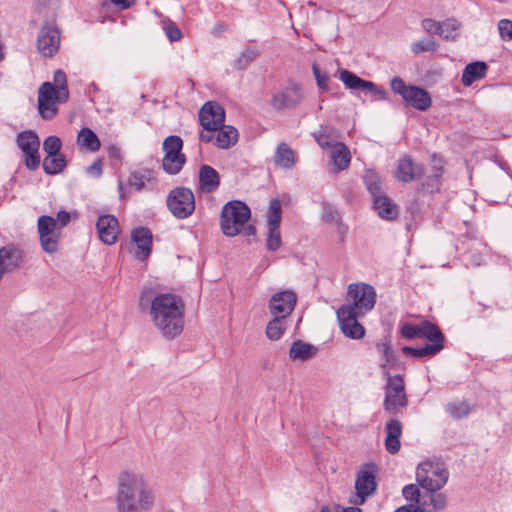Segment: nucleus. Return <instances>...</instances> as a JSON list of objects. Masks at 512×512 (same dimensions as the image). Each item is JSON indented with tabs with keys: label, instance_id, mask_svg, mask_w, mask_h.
I'll return each mask as SVG.
<instances>
[{
	"label": "nucleus",
	"instance_id": "obj_1",
	"mask_svg": "<svg viewBox=\"0 0 512 512\" xmlns=\"http://www.w3.org/2000/svg\"><path fill=\"white\" fill-rule=\"evenodd\" d=\"M153 291H144L140 304L150 303V316L154 325L165 338L173 339L180 335L184 327L185 305L183 300L172 293H161L152 298Z\"/></svg>",
	"mask_w": 512,
	"mask_h": 512
},
{
	"label": "nucleus",
	"instance_id": "obj_2",
	"mask_svg": "<svg viewBox=\"0 0 512 512\" xmlns=\"http://www.w3.org/2000/svg\"><path fill=\"white\" fill-rule=\"evenodd\" d=\"M154 503V491L142 473L124 470L119 474L116 495L118 512H146Z\"/></svg>",
	"mask_w": 512,
	"mask_h": 512
},
{
	"label": "nucleus",
	"instance_id": "obj_3",
	"mask_svg": "<svg viewBox=\"0 0 512 512\" xmlns=\"http://www.w3.org/2000/svg\"><path fill=\"white\" fill-rule=\"evenodd\" d=\"M251 217V210L244 202L232 200L227 202L221 209L220 227L222 233L227 237H234L241 232L246 236H254L256 228L249 224L245 226Z\"/></svg>",
	"mask_w": 512,
	"mask_h": 512
},
{
	"label": "nucleus",
	"instance_id": "obj_4",
	"mask_svg": "<svg viewBox=\"0 0 512 512\" xmlns=\"http://www.w3.org/2000/svg\"><path fill=\"white\" fill-rule=\"evenodd\" d=\"M386 384L384 387L385 398L383 408L386 412L397 415L408 405L404 378L400 374L391 375L385 372Z\"/></svg>",
	"mask_w": 512,
	"mask_h": 512
},
{
	"label": "nucleus",
	"instance_id": "obj_5",
	"mask_svg": "<svg viewBox=\"0 0 512 512\" xmlns=\"http://www.w3.org/2000/svg\"><path fill=\"white\" fill-rule=\"evenodd\" d=\"M449 473L444 463L425 461L419 464L416 471L418 484L429 492H437L448 481Z\"/></svg>",
	"mask_w": 512,
	"mask_h": 512
},
{
	"label": "nucleus",
	"instance_id": "obj_6",
	"mask_svg": "<svg viewBox=\"0 0 512 512\" xmlns=\"http://www.w3.org/2000/svg\"><path fill=\"white\" fill-rule=\"evenodd\" d=\"M199 122L203 127L200 140L204 143L212 142L214 132L225 122V110L216 101L206 102L199 111Z\"/></svg>",
	"mask_w": 512,
	"mask_h": 512
},
{
	"label": "nucleus",
	"instance_id": "obj_7",
	"mask_svg": "<svg viewBox=\"0 0 512 512\" xmlns=\"http://www.w3.org/2000/svg\"><path fill=\"white\" fill-rule=\"evenodd\" d=\"M347 294L352 300L350 304H344L340 309H349L351 312L365 315L372 310L376 303L375 289L366 283H353L348 286Z\"/></svg>",
	"mask_w": 512,
	"mask_h": 512
},
{
	"label": "nucleus",
	"instance_id": "obj_8",
	"mask_svg": "<svg viewBox=\"0 0 512 512\" xmlns=\"http://www.w3.org/2000/svg\"><path fill=\"white\" fill-rule=\"evenodd\" d=\"M164 157L162 168L169 175L178 174L186 163V156L182 153L183 141L179 136L171 135L164 139L162 145Z\"/></svg>",
	"mask_w": 512,
	"mask_h": 512
},
{
	"label": "nucleus",
	"instance_id": "obj_9",
	"mask_svg": "<svg viewBox=\"0 0 512 512\" xmlns=\"http://www.w3.org/2000/svg\"><path fill=\"white\" fill-rule=\"evenodd\" d=\"M391 89L417 110L426 111L432 104L430 94L426 90L417 86L406 85L400 77H394L391 80Z\"/></svg>",
	"mask_w": 512,
	"mask_h": 512
},
{
	"label": "nucleus",
	"instance_id": "obj_10",
	"mask_svg": "<svg viewBox=\"0 0 512 512\" xmlns=\"http://www.w3.org/2000/svg\"><path fill=\"white\" fill-rule=\"evenodd\" d=\"M378 468L375 463H366L357 472L355 489L356 496L351 499L354 505H362L377 489L376 476Z\"/></svg>",
	"mask_w": 512,
	"mask_h": 512
},
{
	"label": "nucleus",
	"instance_id": "obj_11",
	"mask_svg": "<svg viewBox=\"0 0 512 512\" xmlns=\"http://www.w3.org/2000/svg\"><path fill=\"white\" fill-rule=\"evenodd\" d=\"M167 206L176 218L185 219L195 210L194 194L189 188L176 187L168 194Z\"/></svg>",
	"mask_w": 512,
	"mask_h": 512
},
{
	"label": "nucleus",
	"instance_id": "obj_12",
	"mask_svg": "<svg viewBox=\"0 0 512 512\" xmlns=\"http://www.w3.org/2000/svg\"><path fill=\"white\" fill-rule=\"evenodd\" d=\"M37 229L43 251L49 254L56 253L61 235L57 220L51 216L42 215L38 218Z\"/></svg>",
	"mask_w": 512,
	"mask_h": 512
},
{
	"label": "nucleus",
	"instance_id": "obj_13",
	"mask_svg": "<svg viewBox=\"0 0 512 512\" xmlns=\"http://www.w3.org/2000/svg\"><path fill=\"white\" fill-rule=\"evenodd\" d=\"M67 101L58 98V92L52 87L51 82H44L38 90V112L44 120L54 119L58 114L57 104Z\"/></svg>",
	"mask_w": 512,
	"mask_h": 512
},
{
	"label": "nucleus",
	"instance_id": "obj_14",
	"mask_svg": "<svg viewBox=\"0 0 512 512\" xmlns=\"http://www.w3.org/2000/svg\"><path fill=\"white\" fill-rule=\"evenodd\" d=\"M17 145L25 154V165L30 170H36L40 165V155L38 153L40 140L33 131H23L17 135Z\"/></svg>",
	"mask_w": 512,
	"mask_h": 512
},
{
	"label": "nucleus",
	"instance_id": "obj_15",
	"mask_svg": "<svg viewBox=\"0 0 512 512\" xmlns=\"http://www.w3.org/2000/svg\"><path fill=\"white\" fill-rule=\"evenodd\" d=\"M61 32L50 24L44 25L37 36V50L44 57H53L60 48Z\"/></svg>",
	"mask_w": 512,
	"mask_h": 512
},
{
	"label": "nucleus",
	"instance_id": "obj_16",
	"mask_svg": "<svg viewBox=\"0 0 512 512\" xmlns=\"http://www.w3.org/2000/svg\"><path fill=\"white\" fill-rule=\"evenodd\" d=\"M303 98L304 93L302 85L291 81L286 88L273 96L271 105L278 111L291 109L299 105Z\"/></svg>",
	"mask_w": 512,
	"mask_h": 512
},
{
	"label": "nucleus",
	"instance_id": "obj_17",
	"mask_svg": "<svg viewBox=\"0 0 512 512\" xmlns=\"http://www.w3.org/2000/svg\"><path fill=\"white\" fill-rule=\"evenodd\" d=\"M297 303V296L291 290L279 291L272 295L268 302V309L272 317H288Z\"/></svg>",
	"mask_w": 512,
	"mask_h": 512
},
{
	"label": "nucleus",
	"instance_id": "obj_18",
	"mask_svg": "<svg viewBox=\"0 0 512 512\" xmlns=\"http://www.w3.org/2000/svg\"><path fill=\"white\" fill-rule=\"evenodd\" d=\"M339 78L348 89L368 91L374 96L375 100H385L387 98V93L382 87L358 77L349 70H341Z\"/></svg>",
	"mask_w": 512,
	"mask_h": 512
},
{
	"label": "nucleus",
	"instance_id": "obj_19",
	"mask_svg": "<svg viewBox=\"0 0 512 512\" xmlns=\"http://www.w3.org/2000/svg\"><path fill=\"white\" fill-rule=\"evenodd\" d=\"M362 314L351 312L349 309H338L337 317L340 328L346 337L351 339H362L365 336V328L358 322Z\"/></svg>",
	"mask_w": 512,
	"mask_h": 512
},
{
	"label": "nucleus",
	"instance_id": "obj_20",
	"mask_svg": "<svg viewBox=\"0 0 512 512\" xmlns=\"http://www.w3.org/2000/svg\"><path fill=\"white\" fill-rule=\"evenodd\" d=\"M96 228L99 238L104 244L112 245L117 241L119 234V223L115 216H100L97 220Z\"/></svg>",
	"mask_w": 512,
	"mask_h": 512
},
{
	"label": "nucleus",
	"instance_id": "obj_21",
	"mask_svg": "<svg viewBox=\"0 0 512 512\" xmlns=\"http://www.w3.org/2000/svg\"><path fill=\"white\" fill-rule=\"evenodd\" d=\"M424 173L422 165L415 163L411 157L404 156L398 160L395 176L401 182H412Z\"/></svg>",
	"mask_w": 512,
	"mask_h": 512
},
{
	"label": "nucleus",
	"instance_id": "obj_22",
	"mask_svg": "<svg viewBox=\"0 0 512 512\" xmlns=\"http://www.w3.org/2000/svg\"><path fill=\"white\" fill-rule=\"evenodd\" d=\"M131 237L139 249L136 258L141 261L147 259L152 249L153 236L151 231L148 228L139 227L132 231Z\"/></svg>",
	"mask_w": 512,
	"mask_h": 512
},
{
	"label": "nucleus",
	"instance_id": "obj_23",
	"mask_svg": "<svg viewBox=\"0 0 512 512\" xmlns=\"http://www.w3.org/2000/svg\"><path fill=\"white\" fill-rule=\"evenodd\" d=\"M199 188L202 192H215L220 186V175L213 167L204 164L199 169Z\"/></svg>",
	"mask_w": 512,
	"mask_h": 512
},
{
	"label": "nucleus",
	"instance_id": "obj_24",
	"mask_svg": "<svg viewBox=\"0 0 512 512\" xmlns=\"http://www.w3.org/2000/svg\"><path fill=\"white\" fill-rule=\"evenodd\" d=\"M386 439L385 448L390 454L399 452L401 444L400 437L402 435V424L397 419L390 420L385 427Z\"/></svg>",
	"mask_w": 512,
	"mask_h": 512
},
{
	"label": "nucleus",
	"instance_id": "obj_25",
	"mask_svg": "<svg viewBox=\"0 0 512 512\" xmlns=\"http://www.w3.org/2000/svg\"><path fill=\"white\" fill-rule=\"evenodd\" d=\"M214 145L220 149H228L235 145L238 140V131L236 128L230 125L222 124L214 132Z\"/></svg>",
	"mask_w": 512,
	"mask_h": 512
},
{
	"label": "nucleus",
	"instance_id": "obj_26",
	"mask_svg": "<svg viewBox=\"0 0 512 512\" xmlns=\"http://www.w3.org/2000/svg\"><path fill=\"white\" fill-rule=\"evenodd\" d=\"M330 158L335 172L346 170L351 162L350 150L345 144L335 142L332 146Z\"/></svg>",
	"mask_w": 512,
	"mask_h": 512
},
{
	"label": "nucleus",
	"instance_id": "obj_27",
	"mask_svg": "<svg viewBox=\"0 0 512 512\" xmlns=\"http://www.w3.org/2000/svg\"><path fill=\"white\" fill-rule=\"evenodd\" d=\"M374 208L379 216L385 220H394L399 214V207L385 194L373 199Z\"/></svg>",
	"mask_w": 512,
	"mask_h": 512
},
{
	"label": "nucleus",
	"instance_id": "obj_28",
	"mask_svg": "<svg viewBox=\"0 0 512 512\" xmlns=\"http://www.w3.org/2000/svg\"><path fill=\"white\" fill-rule=\"evenodd\" d=\"M420 509L423 512H439L445 509L447 498L443 493L426 491L423 493V500H420Z\"/></svg>",
	"mask_w": 512,
	"mask_h": 512
},
{
	"label": "nucleus",
	"instance_id": "obj_29",
	"mask_svg": "<svg viewBox=\"0 0 512 512\" xmlns=\"http://www.w3.org/2000/svg\"><path fill=\"white\" fill-rule=\"evenodd\" d=\"M488 66L485 62L476 61L468 64L461 77V82L464 86L472 85L476 80H480L485 77Z\"/></svg>",
	"mask_w": 512,
	"mask_h": 512
},
{
	"label": "nucleus",
	"instance_id": "obj_30",
	"mask_svg": "<svg viewBox=\"0 0 512 512\" xmlns=\"http://www.w3.org/2000/svg\"><path fill=\"white\" fill-rule=\"evenodd\" d=\"M317 352V348L302 340H296L289 349V357L292 360L306 361L311 359Z\"/></svg>",
	"mask_w": 512,
	"mask_h": 512
},
{
	"label": "nucleus",
	"instance_id": "obj_31",
	"mask_svg": "<svg viewBox=\"0 0 512 512\" xmlns=\"http://www.w3.org/2000/svg\"><path fill=\"white\" fill-rule=\"evenodd\" d=\"M432 163V173L428 176L426 182L422 184L423 189L431 193L439 190L440 179L443 174L442 160L438 159L435 154L432 156Z\"/></svg>",
	"mask_w": 512,
	"mask_h": 512
},
{
	"label": "nucleus",
	"instance_id": "obj_32",
	"mask_svg": "<svg viewBox=\"0 0 512 512\" xmlns=\"http://www.w3.org/2000/svg\"><path fill=\"white\" fill-rule=\"evenodd\" d=\"M274 163L284 169L292 168L295 164L294 151L286 143H280L274 155Z\"/></svg>",
	"mask_w": 512,
	"mask_h": 512
},
{
	"label": "nucleus",
	"instance_id": "obj_33",
	"mask_svg": "<svg viewBox=\"0 0 512 512\" xmlns=\"http://www.w3.org/2000/svg\"><path fill=\"white\" fill-rule=\"evenodd\" d=\"M21 262L22 254L18 248L7 246L0 249V263L7 271L16 268Z\"/></svg>",
	"mask_w": 512,
	"mask_h": 512
},
{
	"label": "nucleus",
	"instance_id": "obj_34",
	"mask_svg": "<svg viewBox=\"0 0 512 512\" xmlns=\"http://www.w3.org/2000/svg\"><path fill=\"white\" fill-rule=\"evenodd\" d=\"M77 143L82 148L96 152L100 149L101 143L98 136L90 128H82L77 135Z\"/></svg>",
	"mask_w": 512,
	"mask_h": 512
},
{
	"label": "nucleus",
	"instance_id": "obj_35",
	"mask_svg": "<svg viewBox=\"0 0 512 512\" xmlns=\"http://www.w3.org/2000/svg\"><path fill=\"white\" fill-rule=\"evenodd\" d=\"M443 349V345L440 344H426L420 348H413L409 346H404L402 348V353L407 356H412L414 358H423V357H431L439 353Z\"/></svg>",
	"mask_w": 512,
	"mask_h": 512
},
{
	"label": "nucleus",
	"instance_id": "obj_36",
	"mask_svg": "<svg viewBox=\"0 0 512 512\" xmlns=\"http://www.w3.org/2000/svg\"><path fill=\"white\" fill-rule=\"evenodd\" d=\"M66 159L63 154L46 155L42 167L46 174L55 175L66 167Z\"/></svg>",
	"mask_w": 512,
	"mask_h": 512
},
{
	"label": "nucleus",
	"instance_id": "obj_37",
	"mask_svg": "<svg viewBox=\"0 0 512 512\" xmlns=\"http://www.w3.org/2000/svg\"><path fill=\"white\" fill-rule=\"evenodd\" d=\"M287 329V319L283 317H272L266 326V336L272 341L279 340Z\"/></svg>",
	"mask_w": 512,
	"mask_h": 512
},
{
	"label": "nucleus",
	"instance_id": "obj_38",
	"mask_svg": "<svg viewBox=\"0 0 512 512\" xmlns=\"http://www.w3.org/2000/svg\"><path fill=\"white\" fill-rule=\"evenodd\" d=\"M421 338L427 339L431 344H440L444 346V335L440 328L429 321L422 322Z\"/></svg>",
	"mask_w": 512,
	"mask_h": 512
},
{
	"label": "nucleus",
	"instance_id": "obj_39",
	"mask_svg": "<svg viewBox=\"0 0 512 512\" xmlns=\"http://www.w3.org/2000/svg\"><path fill=\"white\" fill-rule=\"evenodd\" d=\"M363 178L367 189L373 196V199L384 194L381 178L375 170H366Z\"/></svg>",
	"mask_w": 512,
	"mask_h": 512
},
{
	"label": "nucleus",
	"instance_id": "obj_40",
	"mask_svg": "<svg viewBox=\"0 0 512 512\" xmlns=\"http://www.w3.org/2000/svg\"><path fill=\"white\" fill-rule=\"evenodd\" d=\"M52 87L57 90L60 100L69 99V89L67 85V77L64 71L58 69L54 72Z\"/></svg>",
	"mask_w": 512,
	"mask_h": 512
},
{
	"label": "nucleus",
	"instance_id": "obj_41",
	"mask_svg": "<svg viewBox=\"0 0 512 512\" xmlns=\"http://www.w3.org/2000/svg\"><path fill=\"white\" fill-rule=\"evenodd\" d=\"M152 180H154L153 173L149 170H144L142 172H132L128 182L131 187L135 188L137 191H141L145 188L146 184Z\"/></svg>",
	"mask_w": 512,
	"mask_h": 512
},
{
	"label": "nucleus",
	"instance_id": "obj_42",
	"mask_svg": "<svg viewBox=\"0 0 512 512\" xmlns=\"http://www.w3.org/2000/svg\"><path fill=\"white\" fill-rule=\"evenodd\" d=\"M461 24L456 19L450 18L441 22V33L439 34L445 40H455L457 38V31L460 29Z\"/></svg>",
	"mask_w": 512,
	"mask_h": 512
},
{
	"label": "nucleus",
	"instance_id": "obj_43",
	"mask_svg": "<svg viewBox=\"0 0 512 512\" xmlns=\"http://www.w3.org/2000/svg\"><path fill=\"white\" fill-rule=\"evenodd\" d=\"M282 213L281 204L278 199H273L270 202L269 209L267 212V226L273 228H279L281 223Z\"/></svg>",
	"mask_w": 512,
	"mask_h": 512
},
{
	"label": "nucleus",
	"instance_id": "obj_44",
	"mask_svg": "<svg viewBox=\"0 0 512 512\" xmlns=\"http://www.w3.org/2000/svg\"><path fill=\"white\" fill-rule=\"evenodd\" d=\"M446 411L452 418L461 419L466 417L470 413L471 409L467 402L455 401L446 405Z\"/></svg>",
	"mask_w": 512,
	"mask_h": 512
},
{
	"label": "nucleus",
	"instance_id": "obj_45",
	"mask_svg": "<svg viewBox=\"0 0 512 512\" xmlns=\"http://www.w3.org/2000/svg\"><path fill=\"white\" fill-rule=\"evenodd\" d=\"M437 48L438 44L436 41L426 38L413 43L411 46V50L415 55L428 51L434 52Z\"/></svg>",
	"mask_w": 512,
	"mask_h": 512
},
{
	"label": "nucleus",
	"instance_id": "obj_46",
	"mask_svg": "<svg viewBox=\"0 0 512 512\" xmlns=\"http://www.w3.org/2000/svg\"><path fill=\"white\" fill-rule=\"evenodd\" d=\"M402 493L406 500L414 502L413 505H415V507H421L420 500H423V494L420 493L416 485H406Z\"/></svg>",
	"mask_w": 512,
	"mask_h": 512
},
{
	"label": "nucleus",
	"instance_id": "obj_47",
	"mask_svg": "<svg viewBox=\"0 0 512 512\" xmlns=\"http://www.w3.org/2000/svg\"><path fill=\"white\" fill-rule=\"evenodd\" d=\"M62 143L57 136H48L43 142V150L47 155L61 154Z\"/></svg>",
	"mask_w": 512,
	"mask_h": 512
},
{
	"label": "nucleus",
	"instance_id": "obj_48",
	"mask_svg": "<svg viewBox=\"0 0 512 512\" xmlns=\"http://www.w3.org/2000/svg\"><path fill=\"white\" fill-rule=\"evenodd\" d=\"M422 333V322L420 324H404L401 327L400 334L405 339L411 340L415 338H421Z\"/></svg>",
	"mask_w": 512,
	"mask_h": 512
},
{
	"label": "nucleus",
	"instance_id": "obj_49",
	"mask_svg": "<svg viewBox=\"0 0 512 512\" xmlns=\"http://www.w3.org/2000/svg\"><path fill=\"white\" fill-rule=\"evenodd\" d=\"M267 249L276 251L281 246V235L279 228L268 227Z\"/></svg>",
	"mask_w": 512,
	"mask_h": 512
},
{
	"label": "nucleus",
	"instance_id": "obj_50",
	"mask_svg": "<svg viewBox=\"0 0 512 512\" xmlns=\"http://www.w3.org/2000/svg\"><path fill=\"white\" fill-rule=\"evenodd\" d=\"M312 71L316 79L317 85L320 89L328 90L329 76L326 72H322L316 63L312 65Z\"/></svg>",
	"mask_w": 512,
	"mask_h": 512
},
{
	"label": "nucleus",
	"instance_id": "obj_51",
	"mask_svg": "<svg viewBox=\"0 0 512 512\" xmlns=\"http://www.w3.org/2000/svg\"><path fill=\"white\" fill-rule=\"evenodd\" d=\"M498 30L500 37L505 40L509 41L512 40V21L509 19H502L498 23Z\"/></svg>",
	"mask_w": 512,
	"mask_h": 512
},
{
	"label": "nucleus",
	"instance_id": "obj_52",
	"mask_svg": "<svg viewBox=\"0 0 512 512\" xmlns=\"http://www.w3.org/2000/svg\"><path fill=\"white\" fill-rule=\"evenodd\" d=\"M164 30L166 36L169 38L171 42L179 41L183 36L179 27L173 22H169L168 24H166Z\"/></svg>",
	"mask_w": 512,
	"mask_h": 512
},
{
	"label": "nucleus",
	"instance_id": "obj_53",
	"mask_svg": "<svg viewBox=\"0 0 512 512\" xmlns=\"http://www.w3.org/2000/svg\"><path fill=\"white\" fill-rule=\"evenodd\" d=\"M422 27H423V29L426 32L431 33V34L439 35L441 33V31H440L441 22L440 21H436V20L431 19V18L423 19L422 20Z\"/></svg>",
	"mask_w": 512,
	"mask_h": 512
},
{
	"label": "nucleus",
	"instance_id": "obj_54",
	"mask_svg": "<svg viewBox=\"0 0 512 512\" xmlns=\"http://www.w3.org/2000/svg\"><path fill=\"white\" fill-rule=\"evenodd\" d=\"M402 363L399 361L397 355L394 353L390 357L381 363V367L385 372H389V369H401Z\"/></svg>",
	"mask_w": 512,
	"mask_h": 512
},
{
	"label": "nucleus",
	"instance_id": "obj_55",
	"mask_svg": "<svg viewBox=\"0 0 512 512\" xmlns=\"http://www.w3.org/2000/svg\"><path fill=\"white\" fill-rule=\"evenodd\" d=\"M376 348L383 356L384 361H386L390 357V355L394 354V352L391 349V343L388 339H385L382 342H378L376 344Z\"/></svg>",
	"mask_w": 512,
	"mask_h": 512
},
{
	"label": "nucleus",
	"instance_id": "obj_56",
	"mask_svg": "<svg viewBox=\"0 0 512 512\" xmlns=\"http://www.w3.org/2000/svg\"><path fill=\"white\" fill-rule=\"evenodd\" d=\"M255 57L256 54L253 51L244 52L237 60V67L239 69L245 68Z\"/></svg>",
	"mask_w": 512,
	"mask_h": 512
},
{
	"label": "nucleus",
	"instance_id": "obj_57",
	"mask_svg": "<svg viewBox=\"0 0 512 512\" xmlns=\"http://www.w3.org/2000/svg\"><path fill=\"white\" fill-rule=\"evenodd\" d=\"M315 140L321 148H331L335 144L330 137L324 133L315 136Z\"/></svg>",
	"mask_w": 512,
	"mask_h": 512
},
{
	"label": "nucleus",
	"instance_id": "obj_58",
	"mask_svg": "<svg viewBox=\"0 0 512 512\" xmlns=\"http://www.w3.org/2000/svg\"><path fill=\"white\" fill-rule=\"evenodd\" d=\"M102 171H103V164H102L101 160L95 161L87 168V173L92 176H95V177H100L102 174Z\"/></svg>",
	"mask_w": 512,
	"mask_h": 512
},
{
	"label": "nucleus",
	"instance_id": "obj_59",
	"mask_svg": "<svg viewBox=\"0 0 512 512\" xmlns=\"http://www.w3.org/2000/svg\"><path fill=\"white\" fill-rule=\"evenodd\" d=\"M70 219H71V216H70L69 212L64 211V210L59 211L57 213V219H56L57 223H58V227L60 229H62L64 226H66L69 223Z\"/></svg>",
	"mask_w": 512,
	"mask_h": 512
},
{
	"label": "nucleus",
	"instance_id": "obj_60",
	"mask_svg": "<svg viewBox=\"0 0 512 512\" xmlns=\"http://www.w3.org/2000/svg\"><path fill=\"white\" fill-rule=\"evenodd\" d=\"M136 0H110V3L119 6L120 9L125 10L134 5Z\"/></svg>",
	"mask_w": 512,
	"mask_h": 512
},
{
	"label": "nucleus",
	"instance_id": "obj_61",
	"mask_svg": "<svg viewBox=\"0 0 512 512\" xmlns=\"http://www.w3.org/2000/svg\"><path fill=\"white\" fill-rule=\"evenodd\" d=\"M394 512H423L420 507H415L413 504L404 505L397 508Z\"/></svg>",
	"mask_w": 512,
	"mask_h": 512
},
{
	"label": "nucleus",
	"instance_id": "obj_62",
	"mask_svg": "<svg viewBox=\"0 0 512 512\" xmlns=\"http://www.w3.org/2000/svg\"><path fill=\"white\" fill-rule=\"evenodd\" d=\"M320 512H342V507L338 505L329 506L325 505L321 508Z\"/></svg>",
	"mask_w": 512,
	"mask_h": 512
},
{
	"label": "nucleus",
	"instance_id": "obj_63",
	"mask_svg": "<svg viewBox=\"0 0 512 512\" xmlns=\"http://www.w3.org/2000/svg\"><path fill=\"white\" fill-rule=\"evenodd\" d=\"M342 512H363V511L359 507L352 506V507H346V508L342 507Z\"/></svg>",
	"mask_w": 512,
	"mask_h": 512
},
{
	"label": "nucleus",
	"instance_id": "obj_64",
	"mask_svg": "<svg viewBox=\"0 0 512 512\" xmlns=\"http://www.w3.org/2000/svg\"><path fill=\"white\" fill-rule=\"evenodd\" d=\"M46 512H61V511H60V510H58V509L53 508V509H49V510H48V511H46Z\"/></svg>",
	"mask_w": 512,
	"mask_h": 512
}]
</instances>
